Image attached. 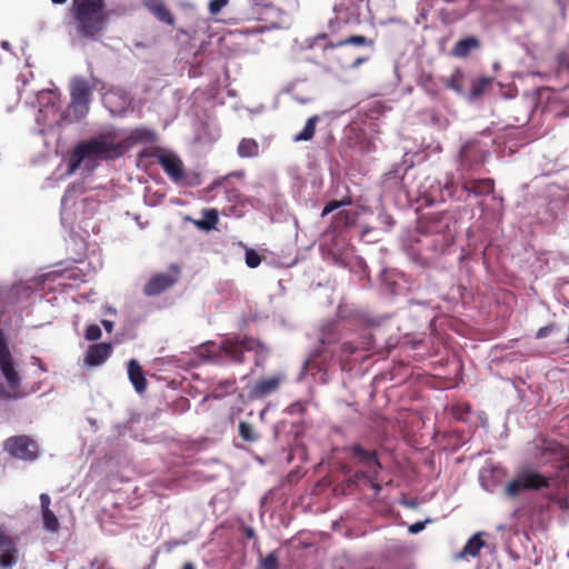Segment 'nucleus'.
I'll list each match as a JSON object with an SVG mask.
<instances>
[{"label": "nucleus", "instance_id": "obj_1", "mask_svg": "<svg viewBox=\"0 0 569 569\" xmlns=\"http://www.w3.org/2000/svg\"><path fill=\"white\" fill-rule=\"evenodd\" d=\"M114 12L107 8L106 0H72L69 14L74 37L79 41H100Z\"/></svg>", "mask_w": 569, "mask_h": 569}, {"label": "nucleus", "instance_id": "obj_2", "mask_svg": "<svg viewBox=\"0 0 569 569\" xmlns=\"http://www.w3.org/2000/svg\"><path fill=\"white\" fill-rule=\"evenodd\" d=\"M123 154L122 144L114 142L112 138L102 136L99 139H91L79 143L72 151L69 159V173H74L82 161L89 157H97L103 160L119 158Z\"/></svg>", "mask_w": 569, "mask_h": 569}, {"label": "nucleus", "instance_id": "obj_3", "mask_svg": "<svg viewBox=\"0 0 569 569\" xmlns=\"http://www.w3.org/2000/svg\"><path fill=\"white\" fill-rule=\"evenodd\" d=\"M352 44L357 47H372L375 44L373 39H369L365 36L355 34L347 37L338 42L329 41L325 44L323 51L327 59L336 60L340 68H352L356 69L363 62L369 60V57H358L350 60L348 51L345 47Z\"/></svg>", "mask_w": 569, "mask_h": 569}, {"label": "nucleus", "instance_id": "obj_4", "mask_svg": "<svg viewBox=\"0 0 569 569\" xmlns=\"http://www.w3.org/2000/svg\"><path fill=\"white\" fill-rule=\"evenodd\" d=\"M347 450L350 453L351 462L360 468L355 473L356 480L379 475L382 467L376 450H368L359 443L350 446Z\"/></svg>", "mask_w": 569, "mask_h": 569}, {"label": "nucleus", "instance_id": "obj_5", "mask_svg": "<svg viewBox=\"0 0 569 569\" xmlns=\"http://www.w3.org/2000/svg\"><path fill=\"white\" fill-rule=\"evenodd\" d=\"M220 349L229 360L242 363L244 361L243 351L258 352L259 350H263L264 346L252 337L234 336L223 339L220 343Z\"/></svg>", "mask_w": 569, "mask_h": 569}, {"label": "nucleus", "instance_id": "obj_6", "mask_svg": "<svg viewBox=\"0 0 569 569\" xmlns=\"http://www.w3.org/2000/svg\"><path fill=\"white\" fill-rule=\"evenodd\" d=\"M3 449L13 458L23 461H34L39 456V446L31 437L12 436L4 440Z\"/></svg>", "mask_w": 569, "mask_h": 569}, {"label": "nucleus", "instance_id": "obj_7", "mask_svg": "<svg viewBox=\"0 0 569 569\" xmlns=\"http://www.w3.org/2000/svg\"><path fill=\"white\" fill-rule=\"evenodd\" d=\"M0 370L10 388L20 386V378L14 369V360L10 352L3 330L0 328Z\"/></svg>", "mask_w": 569, "mask_h": 569}, {"label": "nucleus", "instance_id": "obj_8", "mask_svg": "<svg viewBox=\"0 0 569 569\" xmlns=\"http://www.w3.org/2000/svg\"><path fill=\"white\" fill-rule=\"evenodd\" d=\"M179 272L180 269L177 266H172L171 272L169 273L161 272L153 274L144 284L143 293L148 297L162 293L178 281Z\"/></svg>", "mask_w": 569, "mask_h": 569}, {"label": "nucleus", "instance_id": "obj_9", "mask_svg": "<svg viewBox=\"0 0 569 569\" xmlns=\"http://www.w3.org/2000/svg\"><path fill=\"white\" fill-rule=\"evenodd\" d=\"M31 293V287L23 282H17L11 284L9 288L2 289L0 291V313L3 315L9 307L16 306L23 300H28Z\"/></svg>", "mask_w": 569, "mask_h": 569}, {"label": "nucleus", "instance_id": "obj_10", "mask_svg": "<svg viewBox=\"0 0 569 569\" xmlns=\"http://www.w3.org/2000/svg\"><path fill=\"white\" fill-rule=\"evenodd\" d=\"M152 157L157 159V162L162 167L172 181L180 182L184 179L183 163L178 156L174 153L157 151L152 153Z\"/></svg>", "mask_w": 569, "mask_h": 569}, {"label": "nucleus", "instance_id": "obj_11", "mask_svg": "<svg viewBox=\"0 0 569 569\" xmlns=\"http://www.w3.org/2000/svg\"><path fill=\"white\" fill-rule=\"evenodd\" d=\"M459 157L461 168L470 171L483 163L486 152L477 142L469 141L462 146Z\"/></svg>", "mask_w": 569, "mask_h": 569}, {"label": "nucleus", "instance_id": "obj_12", "mask_svg": "<svg viewBox=\"0 0 569 569\" xmlns=\"http://www.w3.org/2000/svg\"><path fill=\"white\" fill-rule=\"evenodd\" d=\"M71 107L74 111L80 109L81 116L88 111L91 90L84 80H76L71 86Z\"/></svg>", "mask_w": 569, "mask_h": 569}, {"label": "nucleus", "instance_id": "obj_13", "mask_svg": "<svg viewBox=\"0 0 569 569\" xmlns=\"http://www.w3.org/2000/svg\"><path fill=\"white\" fill-rule=\"evenodd\" d=\"M283 380L284 377L282 375L258 380L250 390V397L252 399H263L276 392Z\"/></svg>", "mask_w": 569, "mask_h": 569}, {"label": "nucleus", "instance_id": "obj_14", "mask_svg": "<svg viewBox=\"0 0 569 569\" xmlns=\"http://www.w3.org/2000/svg\"><path fill=\"white\" fill-rule=\"evenodd\" d=\"M112 353V346L108 342L90 345L86 351L84 363L91 367L102 365Z\"/></svg>", "mask_w": 569, "mask_h": 569}, {"label": "nucleus", "instance_id": "obj_15", "mask_svg": "<svg viewBox=\"0 0 569 569\" xmlns=\"http://www.w3.org/2000/svg\"><path fill=\"white\" fill-rule=\"evenodd\" d=\"M41 517L43 527L47 531L58 532L60 522L54 512L50 509L51 499L48 493H41L40 497Z\"/></svg>", "mask_w": 569, "mask_h": 569}, {"label": "nucleus", "instance_id": "obj_16", "mask_svg": "<svg viewBox=\"0 0 569 569\" xmlns=\"http://www.w3.org/2000/svg\"><path fill=\"white\" fill-rule=\"evenodd\" d=\"M462 188L465 191L472 193L477 197L491 194L495 191V181L490 178L472 179L463 182Z\"/></svg>", "mask_w": 569, "mask_h": 569}, {"label": "nucleus", "instance_id": "obj_17", "mask_svg": "<svg viewBox=\"0 0 569 569\" xmlns=\"http://www.w3.org/2000/svg\"><path fill=\"white\" fill-rule=\"evenodd\" d=\"M128 376L138 393H142L146 391V389H147L146 377L143 375L140 363L134 359H131L128 362Z\"/></svg>", "mask_w": 569, "mask_h": 569}, {"label": "nucleus", "instance_id": "obj_18", "mask_svg": "<svg viewBox=\"0 0 569 569\" xmlns=\"http://www.w3.org/2000/svg\"><path fill=\"white\" fill-rule=\"evenodd\" d=\"M481 46L477 37H467L460 39L451 49V54L457 58H467L472 50L479 49Z\"/></svg>", "mask_w": 569, "mask_h": 569}, {"label": "nucleus", "instance_id": "obj_19", "mask_svg": "<svg viewBox=\"0 0 569 569\" xmlns=\"http://www.w3.org/2000/svg\"><path fill=\"white\" fill-rule=\"evenodd\" d=\"M525 490H538L548 487V479L536 471H525L520 473Z\"/></svg>", "mask_w": 569, "mask_h": 569}, {"label": "nucleus", "instance_id": "obj_20", "mask_svg": "<svg viewBox=\"0 0 569 569\" xmlns=\"http://www.w3.org/2000/svg\"><path fill=\"white\" fill-rule=\"evenodd\" d=\"M18 549L13 540H10L9 546H3L0 548V566L2 567H12L18 561Z\"/></svg>", "mask_w": 569, "mask_h": 569}, {"label": "nucleus", "instance_id": "obj_21", "mask_svg": "<svg viewBox=\"0 0 569 569\" xmlns=\"http://www.w3.org/2000/svg\"><path fill=\"white\" fill-rule=\"evenodd\" d=\"M149 11L161 22L173 26L174 18L162 2H152L148 6Z\"/></svg>", "mask_w": 569, "mask_h": 569}, {"label": "nucleus", "instance_id": "obj_22", "mask_svg": "<svg viewBox=\"0 0 569 569\" xmlns=\"http://www.w3.org/2000/svg\"><path fill=\"white\" fill-rule=\"evenodd\" d=\"M485 546L481 533L473 535L465 545L460 552V557H477Z\"/></svg>", "mask_w": 569, "mask_h": 569}, {"label": "nucleus", "instance_id": "obj_23", "mask_svg": "<svg viewBox=\"0 0 569 569\" xmlns=\"http://www.w3.org/2000/svg\"><path fill=\"white\" fill-rule=\"evenodd\" d=\"M441 83L459 94L463 92V72L461 69L457 68L449 78H441Z\"/></svg>", "mask_w": 569, "mask_h": 569}, {"label": "nucleus", "instance_id": "obj_24", "mask_svg": "<svg viewBox=\"0 0 569 569\" xmlns=\"http://www.w3.org/2000/svg\"><path fill=\"white\" fill-rule=\"evenodd\" d=\"M237 151L241 158H253L259 154V144L254 139L243 138L239 142Z\"/></svg>", "mask_w": 569, "mask_h": 569}, {"label": "nucleus", "instance_id": "obj_25", "mask_svg": "<svg viewBox=\"0 0 569 569\" xmlns=\"http://www.w3.org/2000/svg\"><path fill=\"white\" fill-rule=\"evenodd\" d=\"M319 121V117L318 116H312L310 117L303 129L293 137V141L295 142H299V141H309L313 138L315 133H316V126Z\"/></svg>", "mask_w": 569, "mask_h": 569}, {"label": "nucleus", "instance_id": "obj_26", "mask_svg": "<svg viewBox=\"0 0 569 569\" xmlns=\"http://www.w3.org/2000/svg\"><path fill=\"white\" fill-rule=\"evenodd\" d=\"M203 218L204 219H202V220L196 221V224L199 229L206 230V231L214 229L219 221L218 211L216 209L204 210Z\"/></svg>", "mask_w": 569, "mask_h": 569}, {"label": "nucleus", "instance_id": "obj_27", "mask_svg": "<svg viewBox=\"0 0 569 569\" xmlns=\"http://www.w3.org/2000/svg\"><path fill=\"white\" fill-rule=\"evenodd\" d=\"M493 82L492 77H479L472 81L470 96L472 98L480 97L487 88H489Z\"/></svg>", "mask_w": 569, "mask_h": 569}, {"label": "nucleus", "instance_id": "obj_28", "mask_svg": "<svg viewBox=\"0 0 569 569\" xmlns=\"http://www.w3.org/2000/svg\"><path fill=\"white\" fill-rule=\"evenodd\" d=\"M238 430H239V436L241 437V439L247 442H254L259 438L257 432L254 431L253 427L249 422L240 421L239 426H238Z\"/></svg>", "mask_w": 569, "mask_h": 569}, {"label": "nucleus", "instance_id": "obj_29", "mask_svg": "<svg viewBox=\"0 0 569 569\" xmlns=\"http://www.w3.org/2000/svg\"><path fill=\"white\" fill-rule=\"evenodd\" d=\"M153 137V133L151 130L146 128H136L132 130L128 137L129 140L132 142H142V141H149Z\"/></svg>", "mask_w": 569, "mask_h": 569}, {"label": "nucleus", "instance_id": "obj_30", "mask_svg": "<svg viewBox=\"0 0 569 569\" xmlns=\"http://www.w3.org/2000/svg\"><path fill=\"white\" fill-rule=\"evenodd\" d=\"M351 203H352V200L350 197H346L342 200H332L325 206V208L321 212V217H326L329 213H331L332 211H335L343 206H349Z\"/></svg>", "mask_w": 569, "mask_h": 569}, {"label": "nucleus", "instance_id": "obj_31", "mask_svg": "<svg viewBox=\"0 0 569 569\" xmlns=\"http://www.w3.org/2000/svg\"><path fill=\"white\" fill-rule=\"evenodd\" d=\"M521 490H525V487L520 475L506 486V493L509 497L517 496Z\"/></svg>", "mask_w": 569, "mask_h": 569}, {"label": "nucleus", "instance_id": "obj_32", "mask_svg": "<svg viewBox=\"0 0 569 569\" xmlns=\"http://www.w3.org/2000/svg\"><path fill=\"white\" fill-rule=\"evenodd\" d=\"M260 566L262 569H278L279 561L276 552H270L261 559Z\"/></svg>", "mask_w": 569, "mask_h": 569}, {"label": "nucleus", "instance_id": "obj_33", "mask_svg": "<svg viewBox=\"0 0 569 569\" xmlns=\"http://www.w3.org/2000/svg\"><path fill=\"white\" fill-rule=\"evenodd\" d=\"M246 263L249 268H257L261 263V257L252 249L246 251Z\"/></svg>", "mask_w": 569, "mask_h": 569}, {"label": "nucleus", "instance_id": "obj_34", "mask_svg": "<svg viewBox=\"0 0 569 569\" xmlns=\"http://www.w3.org/2000/svg\"><path fill=\"white\" fill-rule=\"evenodd\" d=\"M289 415H305L307 411V402L296 401L292 402L286 410Z\"/></svg>", "mask_w": 569, "mask_h": 569}, {"label": "nucleus", "instance_id": "obj_35", "mask_svg": "<svg viewBox=\"0 0 569 569\" xmlns=\"http://www.w3.org/2000/svg\"><path fill=\"white\" fill-rule=\"evenodd\" d=\"M84 337L89 341L98 340L101 337V329L98 325H90L86 328Z\"/></svg>", "mask_w": 569, "mask_h": 569}, {"label": "nucleus", "instance_id": "obj_36", "mask_svg": "<svg viewBox=\"0 0 569 569\" xmlns=\"http://www.w3.org/2000/svg\"><path fill=\"white\" fill-rule=\"evenodd\" d=\"M228 0H211L209 3V11L212 16L218 14L227 4Z\"/></svg>", "mask_w": 569, "mask_h": 569}, {"label": "nucleus", "instance_id": "obj_37", "mask_svg": "<svg viewBox=\"0 0 569 569\" xmlns=\"http://www.w3.org/2000/svg\"><path fill=\"white\" fill-rule=\"evenodd\" d=\"M557 329V326L556 325H548V326H545V327H541L537 333H536V338L537 339H542V338H546L549 333L553 332L555 330Z\"/></svg>", "mask_w": 569, "mask_h": 569}, {"label": "nucleus", "instance_id": "obj_38", "mask_svg": "<svg viewBox=\"0 0 569 569\" xmlns=\"http://www.w3.org/2000/svg\"><path fill=\"white\" fill-rule=\"evenodd\" d=\"M355 217V213L351 211L342 210L337 214V218L340 221H343L345 224H349L351 221V218Z\"/></svg>", "mask_w": 569, "mask_h": 569}, {"label": "nucleus", "instance_id": "obj_39", "mask_svg": "<svg viewBox=\"0 0 569 569\" xmlns=\"http://www.w3.org/2000/svg\"><path fill=\"white\" fill-rule=\"evenodd\" d=\"M363 480H367L370 487L375 490L376 495H378L382 487L380 483L377 482V476H373L372 478H362Z\"/></svg>", "mask_w": 569, "mask_h": 569}, {"label": "nucleus", "instance_id": "obj_40", "mask_svg": "<svg viewBox=\"0 0 569 569\" xmlns=\"http://www.w3.org/2000/svg\"><path fill=\"white\" fill-rule=\"evenodd\" d=\"M423 86L425 88L427 89V91L431 94H437L438 93V89L433 86V82L431 80L430 77H427L425 82H423Z\"/></svg>", "mask_w": 569, "mask_h": 569}, {"label": "nucleus", "instance_id": "obj_41", "mask_svg": "<svg viewBox=\"0 0 569 569\" xmlns=\"http://www.w3.org/2000/svg\"><path fill=\"white\" fill-rule=\"evenodd\" d=\"M11 538L0 531V548L10 545Z\"/></svg>", "mask_w": 569, "mask_h": 569}, {"label": "nucleus", "instance_id": "obj_42", "mask_svg": "<svg viewBox=\"0 0 569 569\" xmlns=\"http://www.w3.org/2000/svg\"><path fill=\"white\" fill-rule=\"evenodd\" d=\"M101 325L103 326V328L106 329L107 332H112L113 330V322L111 320H107V319H103L101 321Z\"/></svg>", "mask_w": 569, "mask_h": 569}, {"label": "nucleus", "instance_id": "obj_43", "mask_svg": "<svg viewBox=\"0 0 569 569\" xmlns=\"http://www.w3.org/2000/svg\"><path fill=\"white\" fill-rule=\"evenodd\" d=\"M342 351L346 352V353H353L356 351V348L352 347L351 342H345L342 345Z\"/></svg>", "mask_w": 569, "mask_h": 569}, {"label": "nucleus", "instance_id": "obj_44", "mask_svg": "<svg viewBox=\"0 0 569 569\" xmlns=\"http://www.w3.org/2000/svg\"><path fill=\"white\" fill-rule=\"evenodd\" d=\"M422 529H423V523L422 522H416L412 526H410V528H409L410 532H412V533H417V532H419Z\"/></svg>", "mask_w": 569, "mask_h": 569}, {"label": "nucleus", "instance_id": "obj_45", "mask_svg": "<svg viewBox=\"0 0 569 569\" xmlns=\"http://www.w3.org/2000/svg\"><path fill=\"white\" fill-rule=\"evenodd\" d=\"M181 569H197V567H196V565H194L193 562H191V561H186V562L182 565Z\"/></svg>", "mask_w": 569, "mask_h": 569}, {"label": "nucleus", "instance_id": "obj_46", "mask_svg": "<svg viewBox=\"0 0 569 569\" xmlns=\"http://www.w3.org/2000/svg\"><path fill=\"white\" fill-rule=\"evenodd\" d=\"M1 48H2V49H4V50H7V51H11V44H10V42H9V41H6V40H4V41H2V42H1Z\"/></svg>", "mask_w": 569, "mask_h": 569}, {"label": "nucleus", "instance_id": "obj_47", "mask_svg": "<svg viewBox=\"0 0 569 569\" xmlns=\"http://www.w3.org/2000/svg\"><path fill=\"white\" fill-rule=\"evenodd\" d=\"M458 410H459V407H453V409H452L453 415H455L459 420H463L462 416L457 413V411H458Z\"/></svg>", "mask_w": 569, "mask_h": 569}, {"label": "nucleus", "instance_id": "obj_48", "mask_svg": "<svg viewBox=\"0 0 569 569\" xmlns=\"http://www.w3.org/2000/svg\"><path fill=\"white\" fill-rule=\"evenodd\" d=\"M54 4H63L67 0H51Z\"/></svg>", "mask_w": 569, "mask_h": 569}, {"label": "nucleus", "instance_id": "obj_49", "mask_svg": "<svg viewBox=\"0 0 569 569\" xmlns=\"http://www.w3.org/2000/svg\"><path fill=\"white\" fill-rule=\"evenodd\" d=\"M247 536L248 537H252L253 536V530L251 528L248 529Z\"/></svg>", "mask_w": 569, "mask_h": 569}, {"label": "nucleus", "instance_id": "obj_50", "mask_svg": "<svg viewBox=\"0 0 569 569\" xmlns=\"http://www.w3.org/2000/svg\"><path fill=\"white\" fill-rule=\"evenodd\" d=\"M98 569H112V568H110V567H104V566H101V567H99Z\"/></svg>", "mask_w": 569, "mask_h": 569}, {"label": "nucleus", "instance_id": "obj_51", "mask_svg": "<svg viewBox=\"0 0 569 569\" xmlns=\"http://www.w3.org/2000/svg\"><path fill=\"white\" fill-rule=\"evenodd\" d=\"M179 33L187 36V32L184 30H179Z\"/></svg>", "mask_w": 569, "mask_h": 569}, {"label": "nucleus", "instance_id": "obj_52", "mask_svg": "<svg viewBox=\"0 0 569 569\" xmlns=\"http://www.w3.org/2000/svg\"><path fill=\"white\" fill-rule=\"evenodd\" d=\"M319 39H327V34H321Z\"/></svg>", "mask_w": 569, "mask_h": 569}, {"label": "nucleus", "instance_id": "obj_53", "mask_svg": "<svg viewBox=\"0 0 569 569\" xmlns=\"http://www.w3.org/2000/svg\"><path fill=\"white\" fill-rule=\"evenodd\" d=\"M233 176L240 177V176H242V172L233 173Z\"/></svg>", "mask_w": 569, "mask_h": 569}]
</instances>
